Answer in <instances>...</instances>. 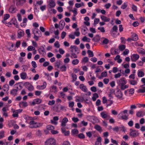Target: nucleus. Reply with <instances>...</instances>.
Wrapping results in <instances>:
<instances>
[{
  "label": "nucleus",
  "instance_id": "nucleus-41",
  "mask_svg": "<svg viewBox=\"0 0 145 145\" xmlns=\"http://www.w3.org/2000/svg\"><path fill=\"white\" fill-rule=\"evenodd\" d=\"M9 86L7 84L4 85L3 86V90L5 91H8L9 89Z\"/></svg>",
  "mask_w": 145,
  "mask_h": 145
},
{
  "label": "nucleus",
  "instance_id": "nucleus-46",
  "mask_svg": "<svg viewBox=\"0 0 145 145\" xmlns=\"http://www.w3.org/2000/svg\"><path fill=\"white\" fill-rule=\"evenodd\" d=\"M87 119L88 120L92 121V120H93L94 117L93 116H88L87 117Z\"/></svg>",
  "mask_w": 145,
  "mask_h": 145
},
{
  "label": "nucleus",
  "instance_id": "nucleus-63",
  "mask_svg": "<svg viewBox=\"0 0 145 145\" xmlns=\"http://www.w3.org/2000/svg\"><path fill=\"white\" fill-rule=\"evenodd\" d=\"M4 137V131H2L0 132V139H1Z\"/></svg>",
  "mask_w": 145,
  "mask_h": 145
},
{
  "label": "nucleus",
  "instance_id": "nucleus-12",
  "mask_svg": "<svg viewBox=\"0 0 145 145\" xmlns=\"http://www.w3.org/2000/svg\"><path fill=\"white\" fill-rule=\"evenodd\" d=\"M17 10H18L16 7L13 6L10 7L9 9V12L11 13H15Z\"/></svg>",
  "mask_w": 145,
  "mask_h": 145
},
{
  "label": "nucleus",
  "instance_id": "nucleus-24",
  "mask_svg": "<svg viewBox=\"0 0 145 145\" xmlns=\"http://www.w3.org/2000/svg\"><path fill=\"white\" fill-rule=\"evenodd\" d=\"M54 110L57 112H60V105L57 104L55 105L54 107Z\"/></svg>",
  "mask_w": 145,
  "mask_h": 145
},
{
  "label": "nucleus",
  "instance_id": "nucleus-33",
  "mask_svg": "<svg viewBox=\"0 0 145 145\" xmlns=\"http://www.w3.org/2000/svg\"><path fill=\"white\" fill-rule=\"evenodd\" d=\"M133 40L134 41H136L138 39V36L136 34H133L132 36Z\"/></svg>",
  "mask_w": 145,
  "mask_h": 145
},
{
  "label": "nucleus",
  "instance_id": "nucleus-40",
  "mask_svg": "<svg viewBox=\"0 0 145 145\" xmlns=\"http://www.w3.org/2000/svg\"><path fill=\"white\" fill-rule=\"evenodd\" d=\"M142 88L139 89L138 91V93H145V87H143V86H142Z\"/></svg>",
  "mask_w": 145,
  "mask_h": 145
},
{
  "label": "nucleus",
  "instance_id": "nucleus-52",
  "mask_svg": "<svg viewBox=\"0 0 145 145\" xmlns=\"http://www.w3.org/2000/svg\"><path fill=\"white\" fill-rule=\"evenodd\" d=\"M76 53H71V55L70 57L72 59L76 58H77V56L76 55Z\"/></svg>",
  "mask_w": 145,
  "mask_h": 145
},
{
  "label": "nucleus",
  "instance_id": "nucleus-55",
  "mask_svg": "<svg viewBox=\"0 0 145 145\" xmlns=\"http://www.w3.org/2000/svg\"><path fill=\"white\" fill-rule=\"evenodd\" d=\"M20 104L22 105L23 106L25 107L27 106V103L26 102L22 101L21 102Z\"/></svg>",
  "mask_w": 145,
  "mask_h": 145
},
{
  "label": "nucleus",
  "instance_id": "nucleus-14",
  "mask_svg": "<svg viewBox=\"0 0 145 145\" xmlns=\"http://www.w3.org/2000/svg\"><path fill=\"white\" fill-rule=\"evenodd\" d=\"M61 132L65 136H69L70 134V131H66L65 128L62 127L61 128Z\"/></svg>",
  "mask_w": 145,
  "mask_h": 145
},
{
  "label": "nucleus",
  "instance_id": "nucleus-20",
  "mask_svg": "<svg viewBox=\"0 0 145 145\" xmlns=\"http://www.w3.org/2000/svg\"><path fill=\"white\" fill-rule=\"evenodd\" d=\"M116 96L119 99H120L122 97V93L120 89L117 91L116 93Z\"/></svg>",
  "mask_w": 145,
  "mask_h": 145
},
{
  "label": "nucleus",
  "instance_id": "nucleus-43",
  "mask_svg": "<svg viewBox=\"0 0 145 145\" xmlns=\"http://www.w3.org/2000/svg\"><path fill=\"white\" fill-rule=\"evenodd\" d=\"M79 62L78 60L76 59L73 60L72 61V63L74 65H75L78 64Z\"/></svg>",
  "mask_w": 145,
  "mask_h": 145
},
{
  "label": "nucleus",
  "instance_id": "nucleus-17",
  "mask_svg": "<svg viewBox=\"0 0 145 145\" xmlns=\"http://www.w3.org/2000/svg\"><path fill=\"white\" fill-rule=\"evenodd\" d=\"M18 38H20L24 35V33L23 31L21 29H19L18 31Z\"/></svg>",
  "mask_w": 145,
  "mask_h": 145
},
{
  "label": "nucleus",
  "instance_id": "nucleus-15",
  "mask_svg": "<svg viewBox=\"0 0 145 145\" xmlns=\"http://www.w3.org/2000/svg\"><path fill=\"white\" fill-rule=\"evenodd\" d=\"M36 122L33 120L30 121L29 123V127L31 128H35V127H33L35 126L36 124Z\"/></svg>",
  "mask_w": 145,
  "mask_h": 145
},
{
  "label": "nucleus",
  "instance_id": "nucleus-37",
  "mask_svg": "<svg viewBox=\"0 0 145 145\" xmlns=\"http://www.w3.org/2000/svg\"><path fill=\"white\" fill-rule=\"evenodd\" d=\"M60 65L61 61L59 60L58 61H57L55 63V66L56 67H57V68H60Z\"/></svg>",
  "mask_w": 145,
  "mask_h": 145
},
{
  "label": "nucleus",
  "instance_id": "nucleus-31",
  "mask_svg": "<svg viewBox=\"0 0 145 145\" xmlns=\"http://www.w3.org/2000/svg\"><path fill=\"white\" fill-rule=\"evenodd\" d=\"M100 37L99 35H97L92 39L94 42H98L100 40Z\"/></svg>",
  "mask_w": 145,
  "mask_h": 145
},
{
  "label": "nucleus",
  "instance_id": "nucleus-10",
  "mask_svg": "<svg viewBox=\"0 0 145 145\" xmlns=\"http://www.w3.org/2000/svg\"><path fill=\"white\" fill-rule=\"evenodd\" d=\"M39 53L42 56H44L46 55V53L45 50L44 48L42 47L39 48L38 50Z\"/></svg>",
  "mask_w": 145,
  "mask_h": 145
},
{
  "label": "nucleus",
  "instance_id": "nucleus-7",
  "mask_svg": "<svg viewBox=\"0 0 145 145\" xmlns=\"http://www.w3.org/2000/svg\"><path fill=\"white\" fill-rule=\"evenodd\" d=\"M71 53H78V49L77 46H75L72 45L70 47Z\"/></svg>",
  "mask_w": 145,
  "mask_h": 145
},
{
  "label": "nucleus",
  "instance_id": "nucleus-61",
  "mask_svg": "<svg viewBox=\"0 0 145 145\" xmlns=\"http://www.w3.org/2000/svg\"><path fill=\"white\" fill-rule=\"evenodd\" d=\"M108 100L105 97H103L102 98V102L104 104L107 103Z\"/></svg>",
  "mask_w": 145,
  "mask_h": 145
},
{
  "label": "nucleus",
  "instance_id": "nucleus-1",
  "mask_svg": "<svg viewBox=\"0 0 145 145\" xmlns=\"http://www.w3.org/2000/svg\"><path fill=\"white\" fill-rule=\"evenodd\" d=\"M116 82L122 90H124L129 88V85H125L127 83V81L124 77H122L120 79L116 80Z\"/></svg>",
  "mask_w": 145,
  "mask_h": 145
},
{
  "label": "nucleus",
  "instance_id": "nucleus-2",
  "mask_svg": "<svg viewBox=\"0 0 145 145\" xmlns=\"http://www.w3.org/2000/svg\"><path fill=\"white\" fill-rule=\"evenodd\" d=\"M128 112L127 110H125L121 112L118 114V117L120 119L127 120L128 119V116L126 115Z\"/></svg>",
  "mask_w": 145,
  "mask_h": 145
},
{
  "label": "nucleus",
  "instance_id": "nucleus-34",
  "mask_svg": "<svg viewBox=\"0 0 145 145\" xmlns=\"http://www.w3.org/2000/svg\"><path fill=\"white\" fill-rule=\"evenodd\" d=\"M99 97V95L98 94L96 93H95L93 94V96L92 97V100L93 101H95L96 99Z\"/></svg>",
  "mask_w": 145,
  "mask_h": 145
},
{
  "label": "nucleus",
  "instance_id": "nucleus-51",
  "mask_svg": "<svg viewBox=\"0 0 145 145\" xmlns=\"http://www.w3.org/2000/svg\"><path fill=\"white\" fill-rule=\"evenodd\" d=\"M34 9L35 11L37 12L39 11V7L37 4L34 5Z\"/></svg>",
  "mask_w": 145,
  "mask_h": 145
},
{
  "label": "nucleus",
  "instance_id": "nucleus-45",
  "mask_svg": "<svg viewBox=\"0 0 145 145\" xmlns=\"http://www.w3.org/2000/svg\"><path fill=\"white\" fill-rule=\"evenodd\" d=\"M118 48L121 51H122L125 49V46L124 45H121L119 46Z\"/></svg>",
  "mask_w": 145,
  "mask_h": 145
},
{
  "label": "nucleus",
  "instance_id": "nucleus-23",
  "mask_svg": "<svg viewBox=\"0 0 145 145\" xmlns=\"http://www.w3.org/2000/svg\"><path fill=\"white\" fill-rule=\"evenodd\" d=\"M41 100L40 99H35L32 102V104L34 105L36 104H39L41 102Z\"/></svg>",
  "mask_w": 145,
  "mask_h": 145
},
{
  "label": "nucleus",
  "instance_id": "nucleus-18",
  "mask_svg": "<svg viewBox=\"0 0 145 145\" xmlns=\"http://www.w3.org/2000/svg\"><path fill=\"white\" fill-rule=\"evenodd\" d=\"M8 110L7 108L6 107L3 108L2 109L3 115L5 117H7L8 116V113L7 112V110Z\"/></svg>",
  "mask_w": 145,
  "mask_h": 145
},
{
  "label": "nucleus",
  "instance_id": "nucleus-3",
  "mask_svg": "<svg viewBox=\"0 0 145 145\" xmlns=\"http://www.w3.org/2000/svg\"><path fill=\"white\" fill-rule=\"evenodd\" d=\"M112 129L114 131H116V132L121 131L125 132L126 131L125 127L122 125L120 126H116Z\"/></svg>",
  "mask_w": 145,
  "mask_h": 145
},
{
  "label": "nucleus",
  "instance_id": "nucleus-42",
  "mask_svg": "<svg viewBox=\"0 0 145 145\" xmlns=\"http://www.w3.org/2000/svg\"><path fill=\"white\" fill-rule=\"evenodd\" d=\"M87 52L88 54V56L89 57H92L94 56L93 53L90 50H88Z\"/></svg>",
  "mask_w": 145,
  "mask_h": 145
},
{
  "label": "nucleus",
  "instance_id": "nucleus-9",
  "mask_svg": "<svg viewBox=\"0 0 145 145\" xmlns=\"http://www.w3.org/2000/svg\"><path fill=\"white\" fill-rule=\"evenodd\" d=\"M47 83L46 82H44L42 85H38L37 86V89L39 90H42L45 89Z\"/></svg>",
  "mask_w": 145,
  "mask_h": 145
},
{
  "label": "nucleus",
  "instance_id": "nucleus-26",
  "mask_svg": "<svg viewBox=\"0 0 145 145\" xmlns=\"http://www.w3.org/2000/svg\"><path fill=\"white\" fill-rule=\"evenodd\" d=\"M144 72L141 70H139L137 71V75L138 77H140L144 76Z\"/></svg>",
  "mask_w": 145,
  "mask_h": 145
},
{
  "label": "nucleus",
  "instance_id": "nucleus-56",
  "mask_svg": "<svg viewBox=\"0 0 145 145\" xmlns=\"http://www.w3.org/2000/svg\"><path fill=\"white\" fill-rule=\"evenodd\" d=\"M43 125V123H36V125L35 126L33 127H35V128H37L38 127H42Z\"/></svg>",
  "mask_w": 145,
  "mask_h": 145
},
{
  "label": "nucleus",
  "instance_id": "nucleus-49",
  "mask_svg": "<svg viewBox=\"0 0 145 145\" xmlns=\"http://www.w3.org/2000/svg\"><path fill=\"white\" fill-rule=\"evenodd\" d=\"M95 129L98 131H100L102 129L101 127L99 125H96L95 126Z\"/></svg>",
  "mask_w": 145,
  "mask_h": 145
},
{
  "label": "nucleus",
  "instance_id": "nucleus-22",
  "mask_svg": "<svg viewBox=\"0 0 145 145\" xmlns=\"http://www.w3.org/2000/svg\"><path fill=\"white\" fill-rule=\"evenodd\" d=\"M137 51L140 54L142 55H144L145 54V50L142 48H138L137 49Z\"/></svg>",
  "mask_w": 145,
  "mask_h": 145
},
{
  "label": "nucleus",
  "instance_id": "nucleus-32",
  "mask_svg": "<svg viewBox=\"0 0 145 145\" xmlns=\"http://www.w3.org/2000/svg\"><path fill=\"white\" fill-rule=\"evenodd\" d=\"M113 103V100L110 99H108L107 103L106 104V106L107 107L108 106H110Z\"/></svg>",
  "mask_w": 145,
  "mask_h": 145
},
{
  "label": "nucleus",
  "instance_id": "nucleus-44",
  "mask_svg": "<svg viewBox=\"0 0 145 145\" xmlns=\"http://www.w3.org/2000/svg\"><path fill=\"white\" fill-rule=\"evenodd\" d=\"M71 76L72 79V82H73L76 80L77 76L76 75L73 73L71 74Z\"/></svg>",
  "mask_w": 145,
  "mask_h": 145
},
{
  "label": "nucleus",
  "instance_id": "nucleus-36",
  "mask_svg": "<svg viewBox=\"0 0 145 145\" xmlns=\"http://www.w3.org/2000/svg\"><path fill=\"white\" fill-rule=\"evenodd\" d=\"M71 133L72 135H74L76 134H78L79 131L76 129H75L72 130Z\"/></svg>",
  "mask_w": 145,
  "mask_h": 145
},
{
  "label": "nucleus",
  "instance_id": "nucleus-50",
  "mask_svg": "<svg viewBox=\"0 0 145 145\" xmlns=\"http://www.w3.org/2000/svg\"><path fill=\"white\" fill-rule=\"evenodd\" d=\"M18 112H17V111L15 110L13 112V114L12 115V116L14 117H18Z\"/></svg>",
  "mask_w": 145,
  "mask_h": 145
},
{
  "label": "nucleus",
  "instance_id": "nucleus-5",
  "mask_svg": "<svg viewBox=\"0 0 145 145\" xmlns=\"http://www.w3.org/2000/svg\"><path fill=\"white\" fill-rule=\"evenodd\" d=\"M56 141L54 138L48 139L45 142V145H56Z\"/></svg>",
  "mask_w": 145,
  "mask_h": 145
},
{
  "label": "nucleus",
  "instance_id": "nucleus-13",
  "mask_svg": "<svg viewBox=\"0 0 145 145\" xmlns=\"http://www.w3.org/2000/svg\"><path fill=\"white\" fill-rule=\"evenodd\" d=\"M68 120L66 117L64 118L61 121V126L63 127H65L66 126V123L68 122Z\"/></svg>",
  "mask_w": 145,
  "mask_h": 145
},
{
  "label": "nucleus",
  "instance_id": "nucleus-11",
  "mask_svg": "<svg viewBox=\"0 0 145 145\" xmlns=\"http://www.w3.org/2000/svg\"><path fill=\"white\" fill-rule=\"evenodd\" d=\"M48 5L49 8H54L56 5V3L53 0H50L49 1Z\"/></svg>",
  "mask_w": 145,
  "mask_h": 145
},
{
  "label": "nucleus",
  "instance_id": "nucleus-64",
  "mask_svg": "<svg viewBox=\"0 0 145 145\" xmlns=\"http://www.w3.org/2000/svg\"><path fill=\"white\" fill-rule=\"evenodd\" d=\"M54 46L56 47L57 48H59L60 45L59 44V42L58 41H56L54 44Z\"/></svg>",
  "mask_w": 145,
  "mask_h": 145
},
{
  "label": "nucleus",
  "instance_id": "nucleus-53",
  "mask_svg": "<svg viewBox=\"0 0 145 145\" xmlns=\"http://www.w3.org/2000/svg\"><path fill=\"white\" fill-rule=\"evenodd\" d=\"M97 29L102 33H104L105 32V28L103 27H99Z\"/></svg>",
  "mask_w": 145,
  "mask_h": 145
},
{
  "label": "nucleus",
  "instance_id": "nucleus-25",
  "mask_svg": "<svg viewBox=\"0 0 145 145\" xmlns=\"http://www.w3.org/2000/svg\"><path fill=\"white\" fill-rule=\"evenodd\" d=\"M101 18L102 21L105 22H108L110 20L109 18H108L104 15L101 16Z\"/></svg>",
  "mask_w": 145,
  "mask_h": 145
},
{
  "label": "nucleus",
  "instance_id": "nucleus-38",
  "mask_svg": "<svg viewBox=\"0 0 145 145\" xmlns=\"http://www.w3.org/2000/svg\"><path fill=\"white\" fill-rule=\"evenodd\" d=\"M46 128L47 130H50L51 131L54 129V127L50 125L47 126Z\"/></svg>",
  "mask_w": 145,
  "mask_h": 145
},
{
  "label": "nucleus",
  "instance_id": "nucleus-4",
  "mask_svg": "<svg viewBox=\"0 0 145 145\" xmlns=\"http://www.w3.org/2000/svg\"><path fill=\"white\" fill-rule=\"evenodd\" d=\"M139 133L138 132V131L133 129H130L129 135L131 137L134 138L138 136Z\"/></svg>",
  "mask_w": 145,
  "mask_h": 145
},
{
  "label": "nucleus",
  "instance_id": "nucleus-19",
  "mask_svg": "<svg viewBox=\"0 0 145 145\" xmlns=\"http://www.w3.org/2000/svg\"><path fill=\"white\" fill-rule=\"evenodd\" d=\"M131 59L132 61H136L139 58V56L137 54H133L132 56Z\"/></svg>",
  "mask_w": 145,
  "mask_h": 145
},
{
  "label": "nucleus",
  "instance_id": "nucleus-27",
  "mask_svg": "<svg viewBox=\"0 0 145 145\" xmlns=\"http://www.w3.org/2000/svg\"><path fill=\"white\" fill-rule=\"evenodd\" d=\"M129 82L130 84L133 86H135L137 84V81L134 80H129Z\"/></svg>",
  "mask_w": 145,
  "mask_h": 145
},
{
  "label": "nucleus",
  "instance_id": "nucleus-47",
  "mask_svg": "<svg viewBox=\"0 0 145 145\" xmlns=\"http://www.w3.org/2000/svg\"><path fill=\"white\" fill-rule=\"evenodd\" d=\"M135 45L136 46H140L141 47L143 46V44L142 42H136L135 43Z\"/></svg>",
  "mask_w": 145,
  "mask_h": 145
},
{
  "label": "nucleus",
  "instance_id": "nucleus-16",
  "mask_svg": "<svg viewBox=\"0 0 145 145\" xmlns=\"http://www.w3.org/2000/svg\"><path fill=\"white\" fill-rule=\"evenodd\" d=\"M36 28L33 29H32V32L34 34V37L33 38L35 39L36 41H38L39 40V37H40V36H37L36 35V33H35L36 30Z\"/></svg>",
  "mask_w": 145,
  "mask_h": 145
},
{
  "label": "nucleus",
  "instance_id": "nucleus-59",
  "mask_svg": "<svg viewBox=\"0 0 145 145\" xmlns=\"http://www.w3.org/2000/svg\"><path fill=\"white\" fill-rule=\"evenodd\" d=\"M59 24L62 28H63L65 25V23L64 21L62 20L60 22Z\"/></svg>",
  "mask_w": 145,
  "mask_h": 145
},
{
  "label": "nucleus",
  "instance_id": "nucleus-62",
  "mask_svg": "<svg viewBox=\"0 0 145 145\" xmlns=\"http://www.w3.org/2000/svg\"><path fill=\"white\" fill-rule=\"evenodd\" d=\"M131 8L133 11L135 12L137 11V7L134 5H132Z\"/></svg>",
  "mask_w": 145,
  "mask_h": 145
},
{
  "label": "nucleus",
  "instance_id": "nucleus-8",
  "mask_svg": "<svg viewBox=\"0 0 145 145\" xmlns=\"http://www.w3.org/2000/svg\"><path fill=\"white\" fill-rule=\"evenodd\" d=\"M14 47V44L12 42L8 43L7 45V49L10 51H14L15 50V49L13 48Z\"/></svg>",
  "mask_w": 145,
  "mask_h": 145
},
{
  "label": "nucleus",
  "instance_id": "nucleus-30",
  "mask_svg": "<svg viewBox=\"0 0 145 145\" xmlns=\"http://www.w3.org/2000/svg\"><path fill=\"white\" fill-rule=\"evenodd\" d=\"M101 138L100 137L97 138V141L95 142V145H101Z\"/></svg>",
  "mask_w": 145,
  "mask_h": 145
},
{
  "label": "nucleus",
  "instance_id": "nucleus-48",
  "mask_svg": "<svg viewBox=\"0 0 145 145\" xmlns=\"http://www.w3.org/2000/svg\"><path fill=\"white\" fill-rule=\"evenodd\" d=\"M60 69L62 72L65 71L66 70V67L65 65H62L60 68Z\"/></svg>",
  "mask_w": 145,
  "mask_h": 145
},
{
  "label": "nucleus",
  "instance_id": "nucleus-58",
  "mask_svg": "<svg viewBox=\"0 0 145 145\" xmlns=\"http://www.w3.org/2000/svg\"><path fill=\"white\" fill-rule=\"evenodd\" d=\"M104 40L103 41V43L104 44H108L109 42L108 40L106 38H104Z\"/></svg>",
  "mask_w": 145,
  "mask_h": 145
},
{
  "label": "nucleus",
  "instance_id": "nucleus-6",
  "mask_svg": "<svg viewBox=\"0 0 145 145\" xmlns=\"http://www.w3.org/2000/svg\"><path fill=\"white\" fill-rule=\"evenodd\" d=\"M24 85L29 91H32L34 89L33 86L29 82H25Z\"/></svg>",
  "mask_w": 145,
  "mask_h": 145
},
{
  "label": "nucleus",
  "instance_id": "nucleus-54",
  "mask_svg": "<svg viewBox=\"0 0 145 145\" xmlns=\"http://www.w3.org/2000/svg\"><path fill=\"white\" fill-rule=\"evenodd\" d=\"M127 3L126 2H125L121 6V8L123 9H125L127 6Z\"/></svg>",
  "mask_w": 145,
  "mask_h": 145
},
{
  "label": "nucleus",
  "instance_id": "nucleus-29",
  "mask_svg": "<svg viewBox=\"0 0 145 145\" xmlns=\"http://www.w3.org/2000/svg\"><path fill=\"white\" fill-rule=\"evenodd\" d=\"M27 76L26 73L25 72H22L20 74L21 78L23 80H25L26 79Z\"/></svg>",
  "mask_w": 145,
  "mask_h": 145
},
{
  "label": "nucleus",
  "instance_id": "nucleus-39",
  "mask_svg": "<svg viewBox=\"0 0 145 145\" xmlns=\"http://www.w3.org/2000/svg\"><path fill=\"white\" fill-rule=\"evenodd\" d=\"M91 40V39L87 37L86 36L84 37L82 39V40L84 42H89Z\"/></svg>",
  "mask_w": 145,
  "mask_h": 145
},
{
  "label": "nucleus",
  "instance_id": "nucleus-35",
  "mask_svg": "<svg viewBox=\"0 0 145 145\" xmlns=\"http://www.w3.org/2000/svg\"><path fill=\"white\" fill-rule=\"evenodd\" d=\"M10 17V15L8 14H5L4 17V20L3 21H2L3 23H5V21L9 18Z\"/></svg>",
  "mask_w": 145,
  "mask_h": 145
},
{
  "label": "nucleus",
  "instance_id": "nucleus-60",
  "mask_svg": "<svg viewBox=\"0 0 145 145\" xmlns=\"http://www.w3.org/2000/svg\"><path fill=\"white\" fill-rule=\"evenodd\" d=\"M36 135L39 137L41 136L42 133L41 131L38 130L36 132Z\"/></svg>",
  "mask_w": 145,
  "mask_h": 145
},
{
  "label": "nucleus",
  "instance_id": "nucleus-21",
  "mask_svg": "<svg viewBox=\"0 0 145 145\" xmlns=\"http://www.w3.org/2000/svg\"><path fill=\"white\" fill-rule=\"evenodd\" d=\"M101 117L105 119L108 117L110 118V116L105 112H103L101 113Z\"/></svg>",
  "mask_w": 145,
  "mask_h": 145
},
{
  "label": "nucleus",
  "instance_id": "nucleus-28",
  "mask_svg": "<svg viewBox=\"0 0 145 145\" xmlns=\"http://www.w3.org/2000/svg\"><path fill=\"white\" fill-rule=\"evenodd\" d=\"M18 91V89H12L11 91L10 92V94L11 95L15 96L17 95Z\"/></svg>",
  "mask_w": 145,
  "mask_h": 145
},
{
  "label": "nucleus",
  "instance_id": "nucleus-57",
  "mask_svg": "<svg viewBox=\"0 0 145 145\" xmlns=\"http://www.w3.org/2000/svg\"><path fill=\"white\" fill-rule=\"evenodd\" d=\"M118 30V27L116 25H114L112 29V32H117Z\"/></svg>",
  "mask_w": 145,
  "mask_h": 145
}]
</instances>
